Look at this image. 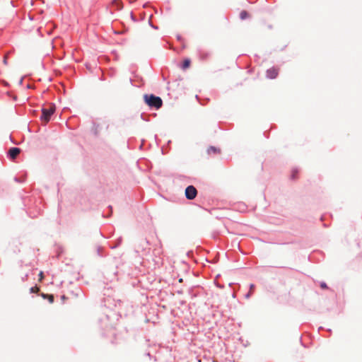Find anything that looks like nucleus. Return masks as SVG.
<instances>
[{
  "label": "nucleus",
  "instance_id": "nucleus-13",
  "mask_svg": "<svg viewBox=\"0 0 362 362\" xmlns=\"http://www.w3.org/2000/svg\"><path fill=\"white\" fill-rule=\"evenodd\" d=\"M8 53L6 54L4 57V60H3V62L5 65H7L8 64Z\"/></svg>",
  "mask_w": 362,
  "mask_h": 362
},
{
  "label": "nucleus",
  "instance_id": "nucleus-23",
  "mask_svg": "<svg viewBox=\"0 0 362 362\" xmlns=\"http://www.w3.org/2000/svg\"><path fill=\"white\" fill-rule=\"evenodd\" d=\"M254 287H255V286H254L253 284H251V286H250V290H251V291H252V290H253V289H254Z\"/></svg>",
  "mask_w": 362,
  "mask_h": 362
},
{
  "label": "nucleus",
  "instance_id": "nucleus-3",
  "mask_svg": "<svg viewBox=\"0 0 362 362\" xmlns=\"http://www.w3.org/2000/svg\"><path fill=\"white\" fill-rule=\"evenodd\" d=\"M197 194V191L194 186L189 185L186 188L185 196H186L187 199H190V200L194 199L196 197Z\"/></svg>",
  "mask_w": 362,
  "mask_h": 362
},
{
  "label": "nucleus",
  "instance_id": "nucleus-18",
  "mask_svg": "<svg viewBox=\"0 0 362 362\" xmlns=\"http://www.w3.org/2000/svg\"><path fill=\"white\" fill-rule=\"evenodd\" d=\"M39 276H40V279L42 280L43 279V272H40V274H39Z\"/></svg>",
  "mask_w": 362,
  "mask_h": 362
},
{
  "label": "nucleus",
  "instance_id": "nucleus-10",
  "mask_svg": "<svg viewBox=\"0 0 362 362\" xmlns=\"http://www.w3.org/2000/svg\"><path fill=\"white\" fill-rule=\"evenodd\" d=\"M6 95L11 97L14 100H16V95L13 94L12 92H6Z\"/></svg>",
  "mask_w": 362,
  "mask_h": 362
},
{
  "label": "nucleus",
  "instance_id": "nucleus-4",
  "mask_svg": "<svg viewBox=\"0 0 362 362\" xmlns=\"http://www.w3.org/2000/svg\"><path fill=\"white\" fill-rule=\"evenodd\" d=\"M21 153V149L19 148L13 147L11 148L8 152L9 157L13 160L15 159Z\"/></svg>",
  "mask_w": 362,
  "mask_h": 362
},
{
  "label": "nucleus",
  "instance_id": "nucleus-19",
  "mask_svg": "<svg viewBox=\"0 0 362 362\" xmlns=\"http://www.w3.org/2000/svg\"><path fill=\"white\" fill-rule=\"evenodd\" d=\"M213 151V152H216V148L214 147H210V148L209 149V151Z\"/></svg>",
  "mask_w": 362,
  "mask_h": 362
},
{
  "label": "nucleus",
  "instance_id": "nucleus-24",
  "mask_svg": "<svg viewBox=\"0 0 362 362\" xmlns=\"http://www.w3.org/2000/svg\"><path fill=\"white\" fill-rule=\"evenodd\" d=\"M62 299L64 300H65V299H66V297H65L64 296H62Z\"/></svg>",
  "mask_w": 362,
  "mask_h": 362
},
{
  "label": "nucleus",
  "instance_id": "nucleus-16",
  "mask_svg": "<svg viewBox=\"0 0 362 362\" xmlns=\"http://www.w3.org/2000/svg\"><path fill=\"white\" fill-rule=\"evenodd\" d=\"M320 287H321L322 288H323V289H325V288H327V284H326L325 283H324V282L321 283V284H320Z\"/></svg>",
  "mask_w": 362,
  "mask_h": 362
},
{
  "label": "nucleus",
  "instance_id": "nucleus-11",
  "mask_svg": "<svg viewBox=\"0 0 362 362\" xmlns=\"http://www.w3.org/2000/svg\"><path fill=\"white\" fill-rule=\"evenodd\" d=\"M40 118L42 119H45V108H44V107L42 108V112H41Z\"/></svg>",
  "mask_w": 362,
  "mask_h": 362
},
{
  "label": "nucleus",
  "instance_id": "nucleus-12",
  "mask_svg": "<svg viewBox=\"0 0 362 362\" xmlns=\"http://www.w3.org/2000/svg\"><path fill=\"white\" fill-rule=\"evenodd\" d=\"M38 291H39V288H38L37 286H34V287H32V288H30V292H31V293H37V292H38Z\"/></svg>",
  "mask_w": 362,
  "mask_h": 362
},
{
  "label": "nucleus",
  "instance_id": "nucleus-8",
  "mask_svg": "<svg viewBox=\"0 0 362 362\" xmlns=\"http://www.w3.org/2000/svg\"><path fill=\"white\" fill-rule=\"evenodd\" d=\"M250 17V14L245 10H243L240 13V18L241 20H245Z\"/></svg>",
  "mask_w": 362,
  "mask_h": 362
},
{
  "label": "nucleus",
  "instance_id": "nucleus-15",
  "mask_svg": "<svg viewBox=\"0 0 362 362\" xmlns=\"http://www.w3.org/2000/svg\"><path fill=\"white\" fill-rule=\"evenodd\" d=\"M25 88H28V89H30V88H33L32 87V84L30 83H27L25 84Z\"/></svg>",
  "mask_w": 362,
  "mask_h": 362
},
{
  "label": "nucleus",
  "instance_id": "nucleus-6",
  "mask_svg": "<svg viewBox=\"0 0 362 362\" xmlns=\"http://www.w3.org/2000/svg\"><path fill=\"white\" fill-rule=\"evenodd\" d=\"M190 64H191V60L187 58V59H184L182 63L180 64V67L182 69L185 70L189 67Z\"/></svg>",
  "mask_w": 362,
  "mask_h": 362
},
{
  "label": "nucleus",
  "instance_id": "nucleus-22",
  "mask_svg": "<svg viewBox=\"0 0 362 362\" xmlns=\"http://www.w3.org/2000/svg\"><path fill=\"white\" fill-rule=\"evenodd\" d=\"M209 54L208 53H206V54H204V57H204V58H207V57H209Z\"/></svg>",
  "mask_w": 362,
  "mask_h": 362
},
{
  "label": "nucleus",
  "instance_id": "nucleus-2",
  "mask_svg": "<svg viewBox=\"0 0 362 362\" xmlns=\"http://www.w3.org/2000/svg\"><path fill=\"white\" fill-rule=\"evenodd\" d=\"M279 67L275 66L268 69L266 71V77L269 79L276 78L279 75Z\"/></svg>",
  "mask_w": 362,
  "mask_h": 362
},
{
  "label": "nucleus",
  "instance_id": "nucleus-9",
  "mask_svg": "<svg viewBox=\"0 0 362 362\" xmlns=\"http://www.w3.org/2000/svg\"><path fill=\"white\" fill-rule=\"evenodd\" d=\"M47 299L49 300L50 303H52L54 302V296L52 294H47Z\"/></svg>",
  "mask_w": 362,
  "mask_h": 362
},
{
  "label": "nucleus",
  "instance_id": "nucleus-20",
  "mask_svg": "<svg viewBox=\"0 0 362 362\" xmlns=\"http://www.w3.org/2000/svg\"><path fill=\"white\" fill-rule=\"evenodd\" d=\"M177 39L179 41H181L182 40V37L180 35H177Z\"/></svg>",
  "mask_w": 362,
  "mask_h": 362
},
{
  "label": "nucleus",
  "instance_id": "nucleus-7",
  "mask_svg": "<svg viewBox=\"0 0 362 362\" xmlns=\"http://www.w3.org/2000/svg\"><path fill=\"white\" fill-rule=\"evenodd\" d=\"M55 111V105L54 104H51L49 108L47 110V122L49 120V117L52 115Z\"/></svg>",
  "mask_w": 362,
  "mask_h": 362
},
{
  "label": "nucleus",
  "instance_id": "nucleus-5",
  "mask_svg": "<svg viewBox=\"0 0 362 362\" xmlns=\"http://www.w3.org/2000/svg\"><path fill=\"white\" fill-rule=\"evenodd\" d=\"M130 81L132 86L137 88H141L142 85L144 84L142 79L134 78L133 80L131 79Z\"/></svg>",
  "mask_w": 362,
  "mask_h": 362
},
{
  "label": "nucleus",
  "instance_id": "nucleus-17",
  "mask_svg": "<svg viewBox=\"0 0 362 362\" xmlns=\"http://www.w3.org/2000/svg\"><path fill=\"white\" fill-rule=\"evenodd\" d=\"M41 27L38 28L37 31L39 33V35H40V37H43V34L41 33Z\"/></svg>",
  "mask_w": 362,
  "mask_h": 362
},
{
  "label": "nucleus",
  "instance_id": "nucleus-1",
  "mask_svg": "<svg viewBox=\"0 0 362 362\" xmlns=\"http://www.w3.org/2000/svg\"><path fill=\"white\" fill-rule=\"evenodd\" d=\"M144 99L146 103L151 107L160 108L162 106L163 102L160 97L156 96L153 94H145Z\"/></svg>",
  "mask_w": 362,
  "mask_h": 362
},
{
  "label": "nucleus",
  "instance_id": "nucleus-26",
  "mask_svg": "<svg viewBox=\"0 0 362 362\" xmlns=\"http://www.w3.org/2000/svg\"><path fill=\"white\" fill-rule=\"evenodd\" d=\"M49 87L47 88L46 91H48L49 90Z\"/></svg>",
  "mask_w": 362,
  "mask_h": 362
},
{
  "label": "nucleus",
  "instance_id": "nucleus-21",
  "mask_svg": "<svg viewBox=\"0 0 362 362\" xmlns=\"http://www.w3.org/2000/svg\"><path fill=\"white\" fill-rule=\"evenodd\" d=\"M23 81H24V78H21L19 80V83H20V84H22V83H23Z\"/></svg>",
  "mask_w": 362,
  "mask_h": 362
},
{
  "label": "nucleus",
  "instance_id": "nucleus-14",
  "mask_svg": "<svg viewBox=\"0 0 362 362\" xmlns=\"http://www.w3.org/2000/svg\"><path fill=\"white\" fill-rule=\"evenodd\" d=\"M49 25L52 26V24L51 23H47V31H46L47 35H49L51 33V30H48Z\"/></svg>",
  "mask_w": 362,
  "mask_h": 362
},
{
  "label": "nucleus",
  "instance_id": "nucleus-25",
  "mask_svg": "<svg viewBox=\"0 0 362 362\" xmlns=\"http://www.w3.org/2000/svg\"><path fill=\"white\" fill-rule=\"evenodd\" d=\"M42 296L45 298V294L42 293Z\"/></svg>",
  "mask_w": 362,
  "mask_h": 362
}]
</instances>
